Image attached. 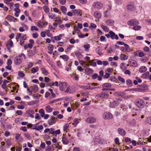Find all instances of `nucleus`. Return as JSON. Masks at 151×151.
<instances>
[{
    "mask_svg": "<svg viewBox=\"0 0 151 151\" xmlns=\"http://www.w3.org/2000/svg\"><path fill=\"white\" fill-rule=\"evenodd\" d=\"M80 103L78 102H76L75 103H73V104L71 105L72 107L76 108H77L78 107Z\"/></svg>",
    "mask_w": 151,
    "mask_h": 151,
    "instance_id": "nucleus-23",
    "label": "nucleus"
},
{
    "mask_svg": "<svg viewBox=\"0 0 151 151\" xmlns=\"http://www.w3.org/2000/svg\"><path fill=\"white\" fill-rule=\"evenodd\" d=\"M31 29L32 31H38V28L35 26H32L31 27Z\"/></svg>",
    "mask_w": 151,
    "mask_h": 151,
    "instance_id": "nucleus-62",
    "label": "nucleus"
},
{
    "mask_svg": "<svg viewBox=\"0 0 151 151\" xmlns=\"http://www.w3.org/2000/svg\"><path fill=\"white\" fill-rule=\"evenodd\" d=\"M141 28V26H135L133 27V29L135 30H139Z\"/></svg>",
    "mask_w": 151,
    "mask_h": 151,
    "instance_id": "nucleus-35",
    "label": "nucleus"
},
{
    "mask_svg": "<svg viewBox=\"0 0 151 151\" xmlns=\"http://www.w3.org/2000/svg\"><path fill=\"white\" fill-rule=\"evenodd\" d=\"M22 56L24 57V59L27 58L26 56L24 54L22 53L20 54L14 58V63L16 65H19L22 63L23 60Z\"/></svg>",
    "mask_w": 151,
    "mask_h": 151,
    "instance_id": "nucleus-1",
    "label": "nucleus"
},
{
    "mask_svg": "<svg viewBox=\"0 0 151 151\" xmlns=\"http://www.w3.org/2000/svg\"><path fill=\"white\" fill-rule=\"evenodd\" d=\"M6 19L10 22H15L17 19L14 18L13 17L10 15H8L6 18Z\"/></svg>",
    "mask_w": 151,
    "mask_h": 151,
    "instance_id": "nucleus-13",
    "label": "nucleus"
},
{
    "mask_svg": "<svg viewBox=\"0 0 151 151\" xmlns=\"http://www.w3.org/2000/svg\"><path fill=\"white\" fill-rule=\"evenodd\" d=\"M72 11L73 14H74V15H76L77 16H81L82 15V11L80 9H76L73 10Z\"/></svg>",
    "mask_w": 151,
    "mask_h": 151,
    "instance_id": "nucleus-11",
    "label": "nucleus"
},
{
    "mask_svg": "<svg viewBox=\"0 0 151 151\" xmlns=\"http://www.w3.org/2000/svg\"><path fill=\"white\" fill-rule=\"evenodd\" d=\"M131 63L132 65L134 66L137 67V63L135 60L132 61Z\"/></svg>",
    "mask_w": 151,
    "mask_h": 151,
    "instance_id": "nucleus-53",
    "label": "nucleus"
},
{
    "mask_svg": "<svg viewBox=\"0 0 151 151\" xmlns=\"http://www.w3.org/2000/svg\"><path fill=\"white\" fill-rule=\"evenodd\" d=\"M118 131L119 134L122 136H124L126 134L125 131L124 129L121 128H118Z\"/></svg>",
    "mask_w": 151,
    "mask_h": 151,
    "instance_id": "nucleus-16",
    "label": "nucleus"
},
{
    "mask_svg": "<svg viewBox=\"0 0 151 151\" xmlns=\"http://www.w3.org/2000/svg\"><path fill=\"white\" fill-rule=\"evenodd\" d=\"M60 9L63 14H66L67 12V9L65 6H61Z\"/></svg>",
    "mask_w": 151,
    "mask_h": 151,
    "instance_id": "nucleus-27",
    "label": "nucleus"
},
{
    "mask_svg": "<svg viewBox=\"0 0 151 151\" xmlns=\"http://www.w3.org/2000/svg\"><path fill=\"white\" fill-rule=\"evenodd\" d=\"M92 6L94 8L99 9L102 8L103 6V5L101 2L98 1H96L95 2L93 3Z\"/></svg>",
    "mask_w": 151,
    "mask_h": 151,
    "instance_id": "nucleus-4",
    "label": "nucleus"
},
{
    "mask_svg": "<svg viewBox=\"0 0 151 151\" xmlns=\"http://www.w3.org/2000/svg\"><path fill=\"white\" fill-rule=\"evenodd\" d=\"M41 70L44 74L46 75L48 73L47 71L45 68H42Z\"/></svg>",
    "mask_w": 151,
    "mask_h": 151,
    "instance_id": "nucleus-34",
    "label": "nucleus"
},
{
    "mask_svg": "<svg viewBox=\"0 0 151 151\" xmlns=\"http://www.w3.org/2000/svg\"><path fill=\"white\" fill-rule=\"evenodd\" d=\"M13 43L11 40H9L8 41V43L6 45V47H13Z\"/></svg>",
    "mask_w": 151,
    "mask_h": 151,
    "instance_id": "nucleus-20",
    "label": "nucleus"
},
{
    "mask_svg": "<svg viewBox=\"0 0 151 151\" xmlns=\"http://www.w3.org/2000/svg\"><path fill=\"white\" fill-rule=\"evenodd\" d=\"M57 119V118H56L53 116H52L48 120V123L49 125H52L55 123Z\"/></svg>",
    "mask_w": 151,
    "mask_h": 151,
    "instance_id": "nucleus-9",
    "label": "nucleus"
},
{
    "mask_svg": "<svg viewBox=\"0 0 151 151\" xmlns=\"http://www.w3.org/2000/svg\"><path fill=\"white\" fill-rule=\"evenodd\" d=\"M94 61V60H89L88 61L89 63H90L91 65L93 66H96V62H92L93 61Z\"/></svg>",
    "mask_w": 151,
    "mask_h": 151,
    "instance_id": "nucleus-40",
    "label": "nucleus"
},
{
    "mask_svg": "<svg viewBox=\"0 0 151 151\" xmlns=\"http://www.w3.org/2000/svg\"><path fill=\"white\" fill-rule=\"evenodd\" d=\"M101 26L103 29L106 32H108L109 31V28H108L106 26H104V25L101 24Z\"/></svg>",
    "mask_w": 151,
    "mask_h": 151,
    "instance_id": "nucleus-30",
    "label": "nucleus"
},
{
    "mask_svg": "<svg viewBox=\"0 0 151 151\" xmlns=\"http://www.w3.org/2000/svg\"><path fill=\"white\" fill-rule=\"evenodd\" d=\"M103 117L105 119H110L113 118V116L111 113L106 112L103 114Z\"/></svg>",
    "mask_w": 151,
    "mask_h": 151,
    "instance_id": "nucleus-5",
    "label": "nucleus"
},
{
    "mask_svg": "<svg viewBox=\"0 0 151 151\" xmlns=\"http://www.w3.org/2000/svg\"><path fill=\"white\" fill-rule=\"evenodd\" d=\"M81 88H83L84 89H85V90H86V89L92 90V89H95V88H97V87H91L90 86H81Z\"/></svg>",
    "mask_w": 151,
    "mask_h": 151,
    "instance_id": "nucleus-18",
    "label": "nucleus"
},
{
    "mask_svg": "<svg viewBox=\"0 0 151 151\" xmlns=\"http://www.w3.org/2000/svg\"><path fill=\"white\" fill-rule=\"evenodd\" d=\"M147 68L145 66H142L140 68L139 71L140 73H144L146 71Z\"/></svg>",
    "mask_w": 151,
    "mask_h": 151,
    "instance_id": "nucleus-24",
    "label": "nucleus"
},
{
    "mask_svg": "<svg viewBox=\"0 0 151 151\" xmlns=\"http://www.w3.org/2000/svg\"><path fill=\"white\" fill-rule=\"evenodd\" d=\"M104 16L105 17H108L110 15V13L107 11H106L104 13Z\"/></svg>",
    "mask_w": 151,
    "mask_h": 151,
    "instance_id": "nucleus-47",
    "label": "nucleus"
},
{
    "mask_svg": "<svg viewBox=\"0 0 151 151\" xmlns=\"http://www.w3.org/2000/svg\"><path fill=\"white\" fill-rule=\"evenodd\" d=\"M53 145H52L50 146H48L47 149V151H52L53 150Z\"/></svg>",
    "mask_w": 151,
    "mask_h": 151,
    "instance_id": "nucleus-41",
    "label": "nucleus"
},
{
    "mask_svg": "<svg viewBox=\"0 0 151 151\" xmlns=\"http://www.w3.org/2000/svg\"><path fill=\"white\" fill-rule=\"evenodd\" d=\"M110 106L111 108H114L117 106L119 104V103L117 101H114L110 102Z\"/></svg>",
    "mask_w": 151,
    "mask_h": 151,
    "instance_id": "nucleus-15",
    "label": "nucleus"
},
{
    "mask_svg": "<svg viewBox=\"0 0 151 151\" xmlns=\"http://www.w3.org/2000/svg\"><path fill=\"white\" fill-rule=\"evenodd\" d=\"M62 36V35L60 34L58 36L54 37L53 38L56 40L59 41L61 40Z\"/></svg>",
    "mask_w": 151,
    "mask_h": 151,
    "instance_id": "nucleus-29",
    "label": "nucleus"
},
{
    "mask_svg": "<svg viewBox=\"0 0 151 151\" xmlns=\"http://www.w3.org/2000/svg\"><path fill=\"white\" fill-rule=\"evenodd\" d=\"M139 57H143L145 55V54L143 52H141L139 51Z\"/></svg>",
    "mask_w": 151,
    "mask_h": 151,
    "instance_id": "nucleus-59",
    "label": "nucleus"
},
{
    "mask_svg": "<svg viewBox=\"0 0 151 151\" xmlns=\"http://www.w3.org/2000/svg\"><path fill=\"white\" fill-rule=\"evenodd\" d=\"M32 46L33 45L31 43H29L27 45H25L24 47L25 49L27 47H29V48L31 49L32 47Z\"/></svg>",
    "mask_w": 151,
    "mask_h": 151,
    "instance_id": "nucleus-46",
    "label": "nucleus"
},
{
    "mask_svg": "<svg viewBox=\"0 0 151 151\" xmlns=\"http://www.w3.org/2000/svg\"><path fill=\"white\" fill-rule=\"evenodd\" d=\"M48 16L51 19H54L55 17V14L51 13H49Z\"/></svg>",
    "mask_w": 151,
    "mask_h": 151,
    "instance_id": "nucleus-49",
    "label": "nucleus"
},
{
    "mask_svg": "<svg viewBox=\"0 0 151 151\" xmlns=\"http://www.w3.org/2000/svg\"><path fill=\"white\" fill-rule=\"evenodd\" d=\"M55 129L53 128H51L50 129V131L49 132V133L50 134H55Z\"/></svg>",
    "mask_w": 151,
    "mask_h": 151,
    "instance_id": "nucleus-63",
    "label": "nucleus"
},
{
    "mask_svg": "<svg viewBox=\"0 0 151 151\" xmlns=\"http://www.w3.org/2000/svg\"><path fill=\"white\" fill-rule=\"evenodd\" d=\"M85 70L87 74L91 73L93 72V70L90 68H86L85 69Z\"/></svg>",
    "mask_w": 151,
    "mask_h": 151,
    "instance_id": "nucleus-26",
    "label": "nucleus"
},
{
    "mask_svg": "<svg viewBox=\"0 0 151 151\" xmlns=\"http://www.w3.org/2000/svg\"><path fill=\"white\" fill-rule=\"evenodd\" d=\"M18 76L22 78H23L24 76V74L23 73L19 72L18 74Z\"/></svg>",
    "mask_w": 151,
    "mask_h": 151,
    "instance_id": "nucleus-60",
    "label": "nucleus"
},
{
    "mask_svg": "<svg viewBox=\"0 0 151 151\" xmlns=\"http://www.w3.org/2000/svg\"><path fill=\"white\" fill-rule=\"evenodd\" d=\"M55 21L59 23H61L62 22L61 19L59 17H57L55 18Z\"/></svg>",
    "mask_w": 151,
    "mask_h": 151,
    "instance_id": "nucleus-44",
    "label": "nucleus"
},
{
    "mask_svg": "<svg viewBox=\"0 0 151 151\" xmlns=\"http://www.w3.org/2000/svg\"><path fill=\"white\" fill-rule=\"evenodd\" d=\"M120 107L121 108V109H120V110H122L125 111H126L127 109L126 106L124 104L121 105Z\"/></svg>",
    "mask_w": 151,
    "mask_h": 151,
    "instance_id": "nucleus-39",
    "label": "nucleus"
},
{
    "mask_svg": "<svg viewBox=\"0 0 151 151\" xmlns=\"http://www.w3.org/2000/svg\"><path fill=\"white\" fill-rule=\"evenodd\" d=\"M126 83L128 86H132V81L130 79L127 80L126 81Z\"/></svg>",
    "mask_w": 151,
    "mask_h": 151,
    "instance_id": "nucleus-38",
    "label": "nucleus"
},
{
    "mask_svg": "<svg viewBox=\"0 0 151 151\" xmlns=\"http://www.w3.org/2000/svg\"><path fill=\"white\" fill-rule=\"evenodd\" d=\"M139 24L138 21L136 19H132L127 22V24L130 26H135Z\"/></svg>",
    "mask_w": 151,
    "mask_h": 151,
    "instance_id": "nucleus-6",
    "label": "nucleus"
},
{
    "mask_svg": "<svg viewBox=\"0 0 151 151\" xmlns=\"http://www.w3.org/2000/svg\"><path fill=\"white\" fill-rule=\"evenodd\" d=\"M60 58L63 59L65 61H67L69 58V57L68 56L65 55H60Z\"/></svg>",
    "mask_w": 151,
    "mask_h": 151,
    "instance_id": "nucleus-22",
    "label": "nucleus"
},
{
    "mask_svg": "<svg viewBox=\"0 0 151 151\" xmlns=\"http://www.w3.org/2000/svg\"><path fill=\"white\" fill-rule=\"evenodd\" d=\"M127 9L129 11H133L134 9V2H131L129 3L127 6Z\"/></svg>",
    "mask_w": 151,
    "mask_h": 151,
    "instance_id": "nucleus-8",
    "label": "nucleus"
},
{
    "mask_svg": "<svg viewBox=\"0 0 151 151\" xmlns=\"http://www.w3.org/2000/svg\"><path fill=\"white\" fill-rule=\"evenodd\" d=\"M21 34L20 33H18L17 34L16 39L17 40V41H18V39H20L21 37Z\"/></svg>",
    "mask_w": 151,
    "mask_h": 151,
    "instance_id": "nucleus-54",
    "label": "nucleus"
},
{
    "mask_svg": "<svg viewBox=\"0 0 151 151\" xmlns=\"http://www.w3.org/2000/svg\"><path fill=\"white\" fill-rule=\"evenodd\" d=\"M147 122L149 124L151 125V117H149L147 118Z\"/></svg>",
    "mask_w": 151,
    "mask_h": 151,
    "instance_id": "nucleus-56",
    "label": "nucleus"
},
{
    "mask_svg": "<svg viewBox=\"0 0 151 151\" xmlns=\"http://www.w3.org/2000/svg\"><path fill=\"white\" fill-rule=\"evenodd\" d=\"M79 123L78 120L77 119H75L72 124L74 125V127H76L78 124Z\"/></svg>",
    "mask_w": 151,
    "mask_h": 151,
    "instance_id": "nucleus-43",
    "label": "nucleus"
},
{
    "mask_svg": "<svg viewBox=\"0 0 151 151\" xmlns=\"http://www.w3.org/2000/svg\"><path fill=\"white\" fill-rule=\"evenodd\" d=\"M110 79L111 81L113 82H116L117 80V79L114 76H111L110 77Z\"/></svg>",
    "mask_w": 151,
    "mask_h": 151,
    "instance_id": "nucleus-48",
    "label": "nucleus"
},
{
    "mask_svg": "<svg viewBox=\"0 0 151 151\" xmlns=\"http://www.w3.org/2000/svg\"><path fill=\"white\" fill-rule=\"evenodd\" d=\"M96 27V26L93 23H91L89 28L91 29H92L93 28H95Z\"/></svg>",
    "mask_w": 151,
    "mask_h": 151,
    "instance_id": "nucleus-42",
    "label": "nucleus"
},
{
    "mask_svg": "<svg viewBox=\"0 0 151 151\" xmlns=\"http://www.w3.org/2000/svg\"><path fill=\"white\" fill-rule=\"evenodd\" d=\"M120 59L122 60H124L127 59L128 57L124 54H121L119 56Z\"/></svg>",
    "mask_w": 151,
    "mask_h": 151,
    "instance_id": "nucleus-19",
    "label": "nucleus"
},
{
    "mask_svg": "<svg viewBox=\"0 0 151 151\" xmlns=\"http://www.w3.org/2000/svg\"><path fill=\"white\" fill-rule=\"evenodd\" d=\"M31 88L32 91L35 93L38 91V86L36 85H34L30 87Z\"/></svg>",
    "mask_w": 151,
    "mask_h": 151,
    "instance_id": "nucleus-17",
    "label": "nucleus"
},
{
    "mask_svg": "<svg viewBox=\"0 0 151 151\" xmlns=\"http://www.w3.org/2000/svg\"><path fill=\"white\" fill-rule=\"evenodd\" d=\"M62 141L63 142V143L64 144H68V141L65 137H63L62 139Z\"/></svg>",
    "mask_w": 151,
    "mask_h": 151,
    "instance_id": "nucleus-31",
    "label": "nucleus"
},
{
    "mask_svg": "<svg viewBox=\"0 0 151 151\" xmlns=\"http://www.w3.org/2000/svg\"><path fill=\"white\" fill-rule=\"evenodd\" d=\"M118 78L119 81H121L123 83H125V81L124 79L120 76H118Z\"/></svg>",
    "mask_w": 151,
    "mask_h": 151,
    "instance_id": "nucleus-50",
    "label": "nucleus"
},
{
    "mask_svg": "<svg viewBox=\"0 0 151 151\" xmlns=\"http://www.w3.org/2000/svg\"><path fill=\"white\" fill-rule=\"evenodd\" d=\"M111 86V84L109 83H106L104 84L102 86L103 88H110Z\"/></svg>",
    "mask_w": 151,
    "mask_h": 151,
    "instance_id": "nucleus-28",
    "label": "nucleus"
},
{
    "mask_svg": "<svg viewBox=\"0 0 151 151\" xmlns=\"http://www.w3.org/2000/svg\"><path fill=\"white\" fill-rule=\"evenodd\" d=\"M70 123L68 124H65L64 127V130L66 131L68 128L69 127V124Z\"/></svg>",
    "mask_w": 151,
    "mask_h": 151,
    "instance_id": "nucleus-55",
    "label": "nucleus"
},
{
    "mask_svg": "<svg viewBox=\"0 0 151 151\" xmlns=\"http://www.w3.org/2000/svg\"><path fill=\"white\" fill-rule=\"evenodd\" d=\"M75 55L77 57L79 58H81L82 56L81 53L79 52H76L75 53Z\"/></svg>",
    "mask_w": 151,
    "mask_h": 151,
    "instance_id": "nucleus-45",
    "label": "nucleus"
},
{
    "mask_svg": "<svg viewBox=\"0 0 151 151\" xmlns=\"http://www.w3.org/2000/svg\"><path fill=\"white\" fill-rule=\"evenodd\" d=\"M59 89L61 91H64L67 86L66 83L65 82H59Z\"/></svg>",
    "mask_w": 151,
    "mask_h": 151,
    "instance_id": "nucleus-7",
    "label": "nucleus"
},
{
    "mask_svg": "<svg viewBox=\"0 0 151 151\" xmlns=\"http://www.w3.org/2000/svg\"><path fill=\"white\" fill-rule=\"evenodd\" d=\"M149 74V72H146V73H144L142 75V76L144 77V78H146L148 76Z\"/></svg>",
    "mask_w": 151,
    "mask_h": 151,
    "instance_id": "nucleus-58",
    "label": "nucleus"
},
{
    "mask_svg": "<svg viewBox=\"0 0 151 151\" xmlns=\"http://www.w3.org/2000/svg\"><path fill=\"white\" fill-rule=\"evenodd\" d=\"M43 9L45 13H48L49 11V9L47 6H44L43 7Z\"/></svg>",
    "mask_w": 151,
    "mask_h": 151,
    "instance_id": "nucleus-36",
    "label": "nucleus"
},
{
    "mask_svg": "<svg viewBox=\"0 0 151 151\" xmlns=\"http://www.w3.org/2000/svg\"><path fill=\"white\" fill-rule=\"evenodd\" d=\"M94 16L98 18H100L101 17V14L98 12H95L94 13Z\"/></svg>",
    "mask_w": 151,
    "mask_h": 151,
    "instance_id": "nucleus-33",
    "label": "nucleus"
},
{
    "mask_svg": "<svg viewBox=\"0 0 151 151\" xmlns=\"http://www.w3.org/2000/svg\"><path fill=\"white\" fill-rule=\"evenodd\" d=\"M73 151H80V149L79 147H74L73 148Z\"/></svg>",
    "mask_w": 151,
    "mask_h": 151,
    "instance_id": "nucleus-64",
    "label": "nucleus"
},
{
    "mask_svg": "<svg viewBox=\"0 0 151 151\" xmlns=\"http://www.w3.org/2000/svg\"><path fill=\"white\" fill-rule=\"evenodd\" d=\"M45 110L47 112L50 113L52 111V109L50 106H47L45 107Z\"/></svg>",
    "mask_w": 151,
    "mask_h": 151,
    "instance_id": "nucleus-25",
    "label": "nucleus"
},
{
    "mask_svg": "<svg viewBox=\"0 0 151 151\" xmlns=\"http://www.w3.org/2000/svg\"><path fill=\"white\" fill-rule=\"evenodd\" d=\"M136 106L139 108H142L145 105V103L143 100L140 99H137L135 101Z\"/></svg>",
    "mask_w": 151,
    "mask_h": 151,
    "instance_id": "nucleus-2",
    "label": "nucleus"
},
{
    "mask_svg": "<svg viewBox=\"0 0 151 151\" xmlns=\"http://www.w3.org/2000/svg\"><path fill=\"white\" fill-rule=\"evenodd\" d=\"M38 112L40 114V115L42 117H44L45 115V112L44 110L41 109L39 110Z\"/></svg>",
    "mask_w": 151,
    "mask_h": 151,
    "instance_id": "nucleus-32",
    "label": "nucleus"
},
{
    "mask_svg": "<svg viewBox=\"0 0 151 151\" xmlns=\"http://www.w3.org/2000/svg\"><path fill=\"white\" fill-rule=\"evenodd\" d=\"M74 28L75 32L77 33H78L80 32V31L79 29L77 26H74Z\"/></svg>",
    "mask_w": 151,
    "mask_h": 151,
    "instance_id": "nucleus-61",
    "label": "nucleus"
},
{
    "mask_svg": "<svg viewBox=\"0 0 151 151\" xmlns=\"http://www.w3.org/2000/svg\"><path fill=\"white\" fill-rule=\"evenodd\" d=\"M106 24L108 25L112 26L114 23V21L112 19H109L106 21Z\"/></svg>",
    "mask_w": 151,
    "mask_h": 151,
    "instance_id": "nucleus-21",
    "label": "nucleus"
},
{
    "mask_svg": "<svg viewBox=\"0 0 151 151\" xmlns=\"http://www.w3.org/2000/svg\"><path fill=\"white\" fill-rule=\"evenodd\" d=\"M79 60V64L82 65L83 66H84L85 67L86 66V62L85 61H83L82 60Z\"/></svg>",
    "mask_w": 151,
    "mask_h": 151,
    "instance_id": "nucleus-51",
    "label": "nucleus"
},
{
    "mask_svg": "<svg viewBox=\"0 0 151 151\" xmlns=\"http://www.w3.org/2000/svg\"><path fill=\"white\" fill-rule=\"evenodd\" d=\"M109 95L106 93H102L100 94V96L101 97L104 98L106 97H108Z\"/></svg>",
    "mask_w": 151,
    "mask_h": 151,
    "instance_id": "nucleus-52",
    "label": "nucleus"
},
{
    "mask_svg": "<svg viewBox=\"0 0 151 151\" xmlns=\"http://www.w3.org/2000/svg\"><path fill=\"white\" fill-rule=\"evenodd\" d=\"M113 71V69L112 68H107L106 70V72L108 73H109L110 74H111L112 72Z\"/></svg>",
    "mask_w": 151,
    "mask_h": 151,
    "instance_id": "nucleus-37",
    "label": "nucleus"
},
{
    "mask_svg": "<svg viewBox=\"0 0 151 151\" xmlns=\"http://www.w3.org/2000/svg\"><path fill=\"white\" fill-rule=\"evenodd\" d=\"M96 121V118L91 116L87 118L86 119V122L88 123H92L95 122Z\"/></svg>",
    "mask_w": 151,
    "mask_h": 151,
    "instance_id": "nucleus-10",
    "label": "nucleus"
},
{
    "mask_svg": "<svg viewBox=\"0 0 151 151\" xmlns=\"http://www.w3.org/2000/svg\"><path fill=\"white\" fill-rule=\"evenodd\" d=\"M109 34L111 36V38L112 39H114L115 38L116 40H118L119 39V37L117 35H116L113 32L110 31L109 32Z\"/></svg>",
    "mask_w": 151,
    "mask_h": 151,
    "instance_id": "nucleus-14",
    "label": "nucleus"
},
{
    "mask_svg": "<svg viewBox=\"0 0 151 151\" xmlns=\"http://www.w3.org/2000/svg\"><path fill=\"white\" fill-rule=\"evenodd\" d=\"M136 89L138 91L141 92H144L148 89L147 86L145 84L138 86Z\"/></svg>",
    "mask_w": 151,
    "mask_h": 151,
    "instance_id": "nucleus-3",
    "label": "nucleus"
},
{
    "mask_svg": "<svg viewBox=\"0 0 151 151\" xmlns=\"http://www.w3.org/2000/svg\"><path fill=\"white\" fill-rule=\"evenodd\" d=\"M34 113V111L33 109H29L26 112V114L27 115L30 116L32 118H33L34 117V115H33Z\"/></svg>",
    "mask_w": 151,
    "mask_h": 151,
    "instance_id": "nucleus-12",
    "label": "nucleus"
},
{
    "mask_svg": "<svg viewBox=\"0 0 151 151\" xmlns=\"http://www.w3.org/2000/svg\"><path fill=\"white\" fill-rule=\"evenodd\" d=\"M54 48V46L51 44H50L49 45L48 49L50 51H52Z\"/></svg>",
    "mask_w": 151,
    "mask_h": 151,
    "instance_id": "nucleus-57",
    "label": "nucleus"
}]
</instances>
